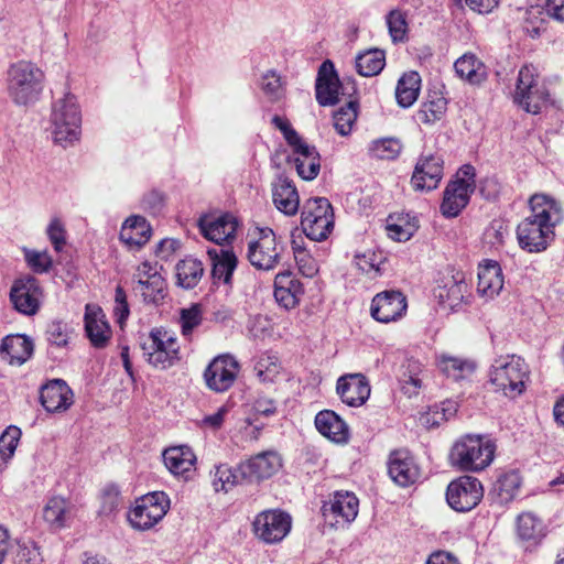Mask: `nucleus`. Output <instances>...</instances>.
<instances>
[{"label":"nucleus","instance_id":"2","mask_svg":"<svg viewBox=\"0 0 564 564\" xmlns=\"http://www.w3.org/2000/svg\"><path fill=\"white\" fill-rule=\"evenodd\" d=\"M496 444L485 435L467 434L455 442L449 458L453 466L465 471H481L494 460Z\"/></svg>","mask_w":564,"mask_h":564},{"label":"nucleus","instance_id":"7","mask_svg":"<svg viewBox=\"0 0 564 564\" xmlns=\"http://www.w3.org/2000/svg\"><path fill=\"white\" fill-rule=\"evenodd\" d=\"M247 258L258 270L270 271L284 260V247L271 228H257V238L248 242Z\"/></svg>","mask_w":564,"mask_h":564},{"label":"nucleus","instance_id":"31","mask_svg":"<svg viewBox=\"0 0 564 564\" xmlns=\"http://www.w3.org/2000/svg\"><path fill=\"white\" fill-rule=\"evenodd\" d=\"M272 198L275 207L288 216L297 213L300 197L293 182L285 175L280 174L272 182Z\"/></svg>","mask_w":564,"mask_h":564},{"label":"nucleus","instance_id":"27","mask_svg":"<svg viewBox=\"0 0 564 564\" xmlns=\"http://www.w3.org/2000/svg\"><path fill=\"white\" fill-rule=\"evenodd\" d=\"M212 262V279L215 285H230L234 271L237 268L238 259L228 248H210L207 250Z\"/></svg>","mask_w":564,"mask_h":564},{"label":"nucleus","instance_id":"11","mask_svg":"<svg viewBox=\"0 0 564 564\" xmlns=\"http://www.w3.org/2000/svg\"><path fill=\"white\" fill-rule=\"evenodd\" d=\"M292 518L279 510H265L258 513L252 522L254 535L265 544L281 542L291 531Z\"/></svg>","mask_w":564,"mask_h":564},{"label":"nucleus","instance_id":"13","mask_svg":"<svg viewBox=\"0 0 564 564\" xmlns=\"http://www.w3.org/2000/svg\"><path fill=\"white\" fill-rule=\"evenodd\" d=\"M359 500L351 491L338 490L329 496L322 507L325 522L332 527H345L357 517Z\"/></svg>","mask_w":564,"mask_h":564},{"label":"nucleus","instance_id":"14","mask_svg":"<svg viewBox=\"0 0 564 564\" xmlns=\"http://www.w3.org/2000/svg\"><path fill=\"white\" fill-rule=\"evenodd\" d=\"M43 291L37 279L25 275L17 279L10 290L13 307L25 316L35 315L42 304Z\"/></svg>","mask_w":564,"mask_h":564},{"label":"nucleus","instance_id":"22","mask_svg":"<svg viewBox=\"0 0 564 564\" xmlns=\"http://www.w3.org/2000/svg\"><path fill=\"white\" fill-rule=\"evenodd\" d=\"M388 474L400 487L413 485L420 478V468L408 449L393 451L388 460Z\"/></svg>","mask_w":564,"mask_h":564},{"label":"nucleus","instance_id":"38","mask_svg":"<svg viewBox=\"0 0 564 564\" xmlns=\"http://www.w3.org/2000/svg\"><path fill=\"white\" fill-rule=\"evenodd\" d=\"M120 240L130 248H140L151 236V227L142 216H130L120 229Z\"/></svg>","mask_w":564,"mask_h":564},{"label":"nucleus","instance_id":"24","mask_svg":"<svg viewBox=\"0 0 564 564\" xmlns=\"http://www.w3.org/2000/svg\"><path fill=\"white\" fill-rule=\"evenodd\" d=\"M40 401L50 413L64 412L74 403V393L63 379H53L42 386Z\"/></svg>","mask_w":564,"mask_h":564},{"label":"nucleus","instance_id":"30","mask_svg":"<svg viewBox=\"0 0 564 564\" xmlns=\"http://www.w3.org/2000/svg\"><path fill=\"white\" fill-rule=\"evenodd\" d=\"M530 207L531 215L529 217L547 225L553 230L563 219L561 203L546 194H534L530 198Z\"/></svg>","mask_w":564,"mask_h":564},{"label":"nucleus","instance_id":"4","mask_svg":"<svg viewBox=\"0 0 564 564\" xmlns=\"http://www.w3.org/2000/svg\"><path fill=\"white\" fill-rule=\"evenodd\" d=\"M43 72L33 63L19 61L8 70V91L18 105L35 102L43 90Z\"/></svg>","mask_w":564,"mask_h":564},{"label":"nucleus","instance_id":"56","mask_svg":"<svg viewBox=\"0 0 564 564\" xmlns=\"http://www.w3.org/2000/svg\"><path fill=\"white\" fill-rule=\"evenodd\" d=\"M509 236L508 225L501 219H494L484 232V240L491 248L499 249Z\"/></svg>","mask_w":564,"mask_h":564},{"label":"nucleus","instance_id":"8","mask_svg":"<svg viewBox=\"0 0 564 564\" xmlns=\"http://www.w3.org/2000/svg\"><path fill=\"white\" fill-rule=\"evenodd\" d=\"M301 225L306 237L314 241H323L334 228V212L325 197H314L305 202Z\"/></svg>","mask_w":564,"mask_h":564},{"label":"nucleus","instance_id":"3","mask_svg":"<svg viewBox=\"0 0 564 564\" xmlns=\"http://www.w3.org/2000/svg\"><path fill=\"white\" fill-rule=\"evenodd\" d=\"M51 129L54 142L63 148H67L79 140L82 113L75 96L67 94L53 104Z\"/></svg>","mask_w":564,"mask_h":564},{"label":"nucleus","instance_id":"36","mask_svg":"<svg viewBox=\"0 0 564 564\" xmlns=\"http://www.w3.org/2000/svg\"><path fill=\"white\" fill-rule=\"evenodd\" d=\"M43 519L52 529L61 530L70 524L73 507L70 502L63 497H52L43 508Z\"/></svg>","mask_w":564,"mask_h":564},{"label":"nucleus","instance_id":"63","mask_svg":"<svg viewBox=\"0 0 564 564\" xmlns=\"http://www.w3.org/2000/svg\"><path fill=\"white\" fill-rule=\"evenodd\" d=\"M130 310L127 302V294L121 286L116 288L113 314L117 322L122 326L129 316Z\"/></svg>","mask_w":564,"mask_h":564},{"label":"nucleus","instance_id":"50","mask_svg":"<svg viewBox=\"0 0 564 564\" xmlns=\"http://www.w3.org/2000/svg\"><path fill=\"white\" fill-rule=\"evenodd\" d=\"M447 109V101L444 97H434L422 104L416 112V118L425 124H433L441 120Z\"/></svg>","mask_w":564,"mask_h":564},{"label":"nucleus","instance_id":"59","mask_svg":"<svg viewBox=\"0 0 564 564\" xmlns=\"http://www.w3.org/2000/svg\"><path fill=\"white\" fill-rule=\"evenodd\" d=\"M69 334L68 325L62 321H52L45 332L47 341L58 348L67 346Z\"/></svg>","mask_w":564,"mask_h":564},{"label":"nucleus","instance_id":"35","mask_svg":"<svg viewBox=\"0 0 564 564\" xmlns=\"http://www.w3.org/2000/svg\"><path fill=\"white\" fill-rule=\"evenodd\" d=\"M166 468L176 476H185L194 469L196 456L187 445L173 446L163 452Z\"/></svg>","mask_w":564,"mask_h":564},{"label":"nucleus","instance_id":"15","mask_svg":"<svg viewBox=\"0 0 564 564\" xmlns=\"http://www.w3.org/2000/svg\"><path fill=\"white\" fill-rule=\"evenodd\" d=\"M239 369V362L234 356L219 355L209 362L204 371L206 386L215 392H225L235 383Z\"/></svg>","mask_w":564,"mask_h":564},{"label":"nucleus","instance_id":"43","mask_svg":"<svg viewBox=\"0 0 564 564\" xmlns=\"http://www.w3.org/2000/svg\"><path fill=\"white\" fill-rule=\"evenodd\" d=\"M421 78L416 72L404 74L398 82L395 98L403 108L411 107L419 97Z\"/></svg>","mask_w":564,"mask_h":564},{"label":"nucleus","instance_id":"21","mask_svg":"<svg viewBox=\"0 0 564 564\" xmlns=\"http://www.w3.org/2000/svg\"><path fill=\"white\" fill-rule=\"evenodd\" d=\"M341 84L334 63L330 59L324 61L318 67L315 82V96L317 102L325 106H334L339 101V89Z\"/></svg>","mask_w":564,"mask_h":564},{"label":"nucleus","instance_id":"26","mask_svg":"<svg viewBox=\"0 0 564 564\" xmlns=\"http://www.w3.org/2000/svg\"><path fill=\"white\" fill-rule=\"evenodd\" d=\"M288 144L292 147L294 153L297 154L293 162L299 176L305 181L314 180L321 169L319 154L315 147L308 145L299 134L296 141L292 140V142H288Z\"/></svg>","mask_w":564,"mask_h":564},{"label":"nucleus","instance_id":"17","mask_svg":"<svg viewBox=\"0 0 564 564\" xmlns=\"http://www.w3.org/2000/svg\"><path fill=\"white\" fill-rule=\"evenodd\" d=\"M554 230L531 217L524 218L517 227L519 246L528 252H542L554 239Z\"/></svg>","mask_w":564,"mask_h":564},{"label":"nucleus","instance_id":"20","mask_svg":"<svg viewBox=\"0 0 564 564\" xmlns=\"http://www.w3.org/2000/svg\"><path fill=\"white\" fill-rule=\"evenodd\" d=\"M336 391L345 404L358 408L369 399L371 388L365 375L346 373L337 379Z\"/></svg>","mask_w":564,"mask_h":564},{"label":"nucleus","instance_id":"37","mask_svg":"<svg viewBox=\"0 0 564 564\" xmlns=\"http://www.w3.org/2000/svg\"><path fill=\"white\" fill-rule=\"evenodd\" d=\"M456 75L470 85H480L487 79V66L473 53H466L454 63Z\"/></svg>","mask_w":564,"mask_h":564},{"label":"nucleus","instance_id":"64","mask_svg":"<svg viewBox=\"0 0 564 564\" xmlns=\"http://www.w3.org/2000/svg\"><path fill=\"white\" fill-rule=\"evenodd\" d=\"M294 260L299 265L300 271L305 276H313L317 272L315 260L307 253V251H296Z\"/></svg>","mask_w":564,"mask_h":564},{"label":"nucleus","instance_id":"12","mask_svg":"<svg viewBox=\"0 0 564 564\" xmlns=\"http://www.w3.org/2000/svg\"><path fill=\"white\" fill-rule=\"evenodd\" d=\"M484 497L480 480L473 476H462L453 480L446 490V500L452 509L467 512L479 505Z\"/></svg>","mask_w":564,"mask_h":564},{"label":"nucleus","instance_id":"47","mask_svg":"<svg viewBox=\"0 0 564 564\" xmlns=\"http://www.w3.org/2000/svg\"><path fill=\"white\" fill-rule=\"evenodd\" d=\"M165 280L161 274H153L152 280L138 281L134 290L139 292L145 303L158 304L164 297Z\"/></svg>","mask_w":564,"mask_h":564},{"label":"nucleus","instance_id":"16","mask_svg":"<svg viewBox=\"0 0 564 564\" xmlns=\"http://www.w3.org/2000/svg\"><path fill=\"white\" fill-rule=\"evenodd\" d=\"M444 175V160L437 153H422L414 166L411 185L415 191H432Z\"/></svg>","mask_w":564,"mask_h":564},{"label":"nucleus","instance_id":"48","mask_svg":"<svg viewBox=\"0 0 564 564\" xmlns=\"http://www.w3.org/2000/svg\"><path fill=\"white\" fill-rule=\"evenodd\" d=\"M386 24L393 43H403L408 40L409 24L404 11L390 10L386 15Z\"/></svg>","mask_w":564,"mask_h":564},{"label":"nucleus","instance_id":"5","mask_svg":"<svg viewBox=\"0 0 564 564\" xmlns=\"http://www.w3.org/2000/svg\"><path fill=\"white\" fill-rule=\"evenodd\" d=\"M513 101L533 115L540 113L549 105V91L543 84H540L536 70L532 65H524L520 68Z\"/></svg>","mask_w":564,"mask_h":564},{"label":"nucleus","instance_id":"10","mask_svg":"<svg viewBox=\"0 0 564 564\" xmlns=\"http://www.w3.org/2000/svg\"><path fill=\"white\" fill-rule=\"evenodd\" d=\"M197 224L202 236L221 248L232 243L240 226L239 218L230 212L204 214Z\"/></svg>","mask_w":564,"mask_h":564},{"label":"nucleus","instance_id":"62","mask_svg":"<svg viewBox=\"0 0 564 564\" xmlns=\"http://www.w3.org/2000/svg\"><path fill=\"white\" fill-rule=\"evenodd\" d=\"M140 204L143 210L155 216L164 207V197L161 192L152 189L143 195Z\"/></svg>","mask_w":564,"mask_h":564},{"label":"nucleus","instance_id":"28","mask_svg":"<svg viewBox=\"0 0 564 564\" xmlns=\"http://www.w3.org/2000/svg\"><path fill=\"white\" fill-rule=\"evenodd\" d=\"M33 351V340L24 334H11L1 340L0 358L10 365H23L32 357Z\"/></svg>","mask_w":564,"mask_h":564},{"label":"nucleus","instance_id":"57","mask_svg":"<svg viewBox=\"0 0 564 564\" xmlns=\"http://www.w3.org/2000/svg\"><path fill=\"white\" fill-rule=\"evenodd\" d=\"M203 322L202 308L199 305L194 304L188 308L181 311L180 324L182 335L185 338H191L193 330L198 327Z\"/></svg>","mask_w":564,"mask_h":564},{"label":"nucleus","instance_id":"23","mask_svg":"<svg viewBox=\"0 0 564 564\" xmlns=\"http://www.w3.org/2000/svg\"><path fill=\"white\" fill-rule=\"evenodd\" d=\"M281 467L279 455L273 452L260 453L238 466L242 479L252 482L265 479L274 475Z\"/></svg>","mask_w":564,"mask_h":564},{"label":"nucleus","instance_id":"34","mask_svg":"<svg viewBox=\"0 0 564 564\" xmlns=\"http://www.w3.org/2000/svg\"><path fill=\"white\" fill-rule=\"evenodd\" d=\"M505 284L502 269L497 261L488 260L478 271V293L486 299L497 296Z\"/></svg>","mask_w":564,"mask_h":564},{"label":"nucleus","instance_id":"58","mask_svg":"<svg viewBox=\"0 0 564 564\" xmlns=\"http://www.w3.org/2000/svg\"><path fill=\"white\" fill-rule=\"evenodd\" d=\"M121 502L119 488L112 484L107 485L101 494L99 513L105 517H110L119 510Z\"/></svg>","mask_w":564,"mask_h":564},{"label":"nucleus","instance_id":"9","mask_svg":"<svg viewBox=\"0 0 564 564\" xmlns=\"http://www.w3.org/2000/svg\"><path fill=\"white\" fill-rule=\"evenodd\" d=\"M170 509V498L164 491H153L135 501L129 512L131 525L138 530H149L160 522Z\"/></svg>","mask_w":564,"mask_h":564},{"label":"nucleus","instance_id":"6","mask_svg":"<svg viewBox=\"0 0 564 564\" xmlns=\"http://www.w3.org/2000/svg\"><path fill=\"white\" fill-rule=\"evenodd\" d=\"M147 361L158 369H167L180 361V345L176 336L163 328H153L142 344Z\"/></svg>","mask_w":564,"mask_h":564},{"label":"nucleus","instance_id":"42","mask_svg":"<svg viewBox=\"0 0 564 564\" xmlns=\"http://www.w3.org/2000/svg\"><path fill=\"white\" fill-rule=\"evenodd\" d=\"M521 486V477L518 471L510 470L501 474L494 485L492 494L500 505L508 503L514 499Z\"/></svg>","mask_w":564,"mask_h":564},{"label":"nucleus","instance_id":"41","mask_svg":"<svg viewBox=\"0 0 564 564\" xmlns=\"http://www.w3.org/2000/svg\"><path fill=\"white\" fill-rule=\"evenodd\" d=\"M386 65V53L379 48H370L356 57V70L364 77H372L382 72Z\"/></svg>","mask_w":564,"mask_h":564},{"label":"nucleus","instance_id":"51","mask_svg":"<svg viewBox=\"0 0 564 564\" xmlns=\"http://www.w3.org/2000/svg\"><path fill=\"white\" fill-rule=\"evenodd\" d=\"M260 87L270 101H279L285 95V82L275 70H267L261 76Z\"/></svg>","mask_w":564,"mask_h":564},{"label":"nucleus","instance_id":"25","mask_svg":"<svg viewBox=\"0 0 564 564\" xmlns=\"http://www.w3.org/2000/svg\"><path fill=\"white\" fill-rule=\"evenodd\" d=\"M473 193V183L465 178H457L447 184L441 212L447 218L456 217L467 206L470 194Z\"/></svg>","mask_w":564,"mask_h":564},{"label":"nucleus","instance_id":"53","mask_svg":"<svg viewBox=\"0 0 564 564\" xmlns=\"http://www.w3.org/2000/svg\"><path fill=\"white\" fill-rule=\"evenodd\" d=\"M280 364L275 355L264 352L257 359L253 370L261 382H273L280 373Z\"/></svg>","mask_w":564,"mask_h":564},{"label":"nucleus","instance_id":"39","mask_svg":"<svg viewBox=\"0 0 564 564\" xmlns=\"http://www.w3.org/2000/svg\"><path fill=\"white\" fill-rule=\"evenodd\" d=\"M386 229L393 240L408 241L419 229V220L416 216L410 214L389 216Z\"/></svg>","mask_w":564,"mask_h":564},{"label":"nucleus","instance_id":"19","mask_svg":"<svg viewBox=\"0 0 564 564\" xmlns=\"http://www.w3.org/2000/svg\"><path fill=\"white\" fill-rule=\"evenodd\" d=\"M434 295L445 307L456 310L469 295L465 273L452 270L449 274L443 276L441 284L434 290Z\"/></svg>","mask_w":564,"mask_h":564},{"label":"nucleus","instance_id":"52","mask_svg":"<svg viewBox=\"0 0 564 564\" xmlns=\"http://www.w3.org/2000/svg\"><path fill=\"white\" fill-rule=\"evenodd\" d=\"M402 144L395 138L373 140L368 148L369 154L379 160H394L399 156Z\"/></svg>","mask_w":564,"mask_h":564},{"label":"nucleus","instance_id":"60","mask_svg":"<svg viewBox=\"0 0 564 564\" xmlns=\"http://www.w3.org/2000/svg\"><path fill=\"white\" fill-rule=\"evenodd\" d=\"M15 564H43V557L39 547L30 542L19 545L14 556Z\"/></svg>","mask_w":564,"mask_h":564},{"label":"nucleus","instance_id":"46","mask_svg":"<svg viewBox=\"0 0 564 564\" xmlns=\"http://www.w3.org/2000/svg\"><path fill=\"white\" fill-rule=\"evenodd\" d=\"M212 475V485L216 492H228L232 487L243 480L239 475L238 467L232 468L228 464H219L215 466V470Z\"/></svg>","mask_w":564,"mask_h":564},{"label":"nucleus","instance_id":"45","mask_svg":"<svg viewBox=\"0 0 564 564\" xmlns=\"http://www.w3.org/2000/svg\"><path fill=\"white\" fill-rule=\"evenodd\" d=\"M517 532L522 540L536 543L545 536V525L534 513L523 512L517 519Z\"/></svg>","mask_w":564,"mask_h":564},{"label":"nucleus","instance_id":"55","mask_svg":"<svg viewBox=\"0 0 564 564\" xmlns=\"http://www.w3.org/2000/svg\"><path fill=\"white\" fill-rule=\"evenodd\" d=\"M24 261L32 272L47 273L53 268V259L47 250L22 249Z\"/></svg>","mask_w":564,"mask_h":564},{"label":"nucleus","instance_id":"32","mask_svg":"<svg viewBox=\"0 0 564 564\" xmlns=\"http://www.w3.org/2000/svg\"><path fill=\"white\" fill-rule=\"evenodd\" d=\"M303 293L301 282L290 271L280 272L275 275L274 297L282 307L286 310L295 307Z\"/></svg>","mask_w":564,"mask_h":564},{"label":"nucleus","instance_id":"40","mask_svg":"<svg viewBox=\"0 0 564 564\" xmlns=\"http://www.w3.org/2000/svg\"><path fill=\"white\" fill-rule=\"evenodd\" d=\"M437 367L447 378L459 381L471 376L476 365L468 359L442 355L437 359Z\"/></svg>","mask_w":564,"mask_h":564},{"label":"nucleus","instance_id":"29","mask_svg":"<svg viewBox=\"0 0 564 564\" xmlns=\"http://www.w3.org/2000/svg\"><path fill=\"white\" fill-rule=\"evenodd\" d=\"M85 330L94 347L104 348L107 346L111 337V328L99 306L86 305Z\"/></svg>","mask_w":564,"mask_h":564},{"label":"nucleus","instance_id":"44","mask_svg":"<svg viewBox=\"0 0 564 564\" xmlns=\"http://www.w3.org/2000/svg\"><path fill=\"white\" fill-rule=\"evenodd\" d=\"M204 274L202 261L194 258H186L176 265L177 284L184 289H193L200 281Z\"/></svg>","mask_w":564,"mask_h":564},{"label":"nucleus","instance_id":"61","mask_svg":"<svg viewBox=\"0 0 564 564\" xmlns=\"http://www.w3.org/2000/svg\"><path fill=\"white\" fill-rule=\"evenodd\" d=\"M46 235L54 250L61 252L66 245V230L63 223L58 218H53L47 228Z\"/></svg>","mask_w":564,"mask_h":564},{"label":"nucleus","instance_id":"54","mask_svg":"<svg viewBox=\"0 0 564 564\" xmlns=\"http://www.w3.org/2000/svg\"><path fill=\"white\" fill-rule=\"evenodd\" d=\"M21 430L17 426H9L0 436V470L12 458L21 437Z\"/></svg>","mask_w":564,"mask_h":564},{"label":"nucleus","instance_id":"1","mask_svg":"<svg viewBox=\"0 0 564 564\" xmlns=\"http://www.w3.org/2000/svg\"><path fill=\"white\" fill-rule=\"evenodd\" d=\"M530 381V368L519 356H501L496 358L488 371V384L492 392L506 398L516 399L521 395Z\"/></svg>","mask_w":564,"mask_h":564},{"label":"nucleus","instance_id":"49","mask_svg":"<svg viewBox=\"0 0 564 564\" xmlns=\"http://www.w3.org/2000/svg\"><path fill=\"white\" fill-rule=\"evenodd\" d=\"M358 117V101L349 100L334 113V127L340 135H348Z\"/></svg>","mask_w":564,"mask_h":564},{"label":"nucleus","instance_id":"33","mask_svg":"<svg viewBox=\"0 0 564 564\" xmlns=\"http://www.w3.org/2000/svg\"><path fill=\"white\" fill-rule=\"evenodd\" d=\"M316 430L335 443H346L349 438V430L346 422L334 411L323 410L315 416Z\"/></svg>","mask_w":564,"mask_h":564},{"label":"nucleus","instance_id":"18","mask_svg":"<svg viewBox=\"0 0 564 564\" xmlns=\"http://www.w3.org/2000/svg\"><path fill=\"white\" fill-rule=\"evenodd\" d=\"M405 295L395 290L378 293L370 307L371 316L380 323H390L401 318L406 312Z\"/></svg>","mask_w":564,"mask_h":564}]
</instances>
